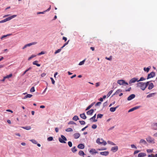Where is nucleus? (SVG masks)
Returning a JSON list of instances; mask_svg holds the SVG:
<instances>
[{
  "label": "nucleus",
  "instance_id": "obj_1",
  "mask_svg": "<svg viewBox=\"0 0 157 157\" xmlns=\"http://www.w3.org/2000/svg\"><path fill=\"white\" fill-rule=\"evenodd\" d=\"M149 82H139L137 84V86L140 88L142 90H144L148 86Z\"/></svg>",
  "mask_w": 157,
  "mask_h": 157
},
{
  "label": "nucleus",
  "instance_id": "obj_2",
  "mask_svg": "<svg viewBox=\"0 0 157 157\" xmlns=\"http://www.w3.org/2000/svg\"><path fill=\"white\" fill-rule=\"evenodd\" d=\"M96 142L99 144H102L104 146L105 145L107 144V143L105 141H104L102 139H100L99 138L97 139L96 140Z\"/></svg>",
  "mask_w": 157,
  "mask_h": 157
},
{
  "label": "nucleus",
  "instance_id": "obj_3",
  "mask_svg": "<svg viewBox=\"0 0 157 157\" xmlns=\"http://www.w3.org/2000/svg\"><path fill=\"white\" fill-rule=\"evenodd\" d=\"M59 141L61 143H66V142L65 141H67V139L63 135H61V138H59Z\"/></svg>",
  "mask_w": 157,
  "mask_h": 157
},
{
  "label": "nucleus",
  "instance_id": "obj_4",
  "mask_svg": "<svg viewBox=\"0 0 157 157\" xmlns=\"http://www.w3.org/2000/svg\"><path fill=\"white\" fill-rule=\"evenodd\" d=\"M146 140L149 143L153 144L155 143L154 139L150 136H148L147 138H146Z\"/></svg>",
  "mask_w": 157,
  "mask_h": 157
},
{
  "label": "nucleus",
  "instance_id": "obj_5",
  "mask_svg": "<svg viewBox=\"0 0 157 157\" xmlns=\"http://www.w3.org/2000/svg\"><path fill=\"white\" fill-rule=\"evenodd\" d=\"M117 83L120 85H123L124 84L126 85H128V83L127 82H125V81L123 80H118L117 81Z\"/></svg>",
  "mask_w": 157,
  "mask_h": 157
},
{
  "label": "nucleus",
  "instance_id": "obj_6",
  "mask_svg": "<svg viewBox=\"0 0 157 157\" xmlns=\"http://www.w3.org/2000/svg\"><path fill=\"white\" fill-rule=\"evenodd\" d=\"M138 78H132L129 81V83L131 84L132 83H134L136 82H138Z\"/></svg>",
  "mask_w": 157,
  "mask_h": 157
},
{
  "label": "nucleus",
  "instance_id": "obj_7",
  "mask_svg": "<svg viewBox=\"0 0 157 157\" xmlns=\"http://www.w3.org/2000/svg\"><path fill=\"white\" fill-rule=\"evenodd\" d=\"M155 75V73L152 72L148 75L147 79L153 77Z\"/></svg>",
  "mask_w": 157,
  "mask_h": 157
},
{
  "label": "nucleus",
  "instance_id": "obj_8",
  "mask_svg": "<svg viewBox=\"0 0 157 157\" xmlns=\"http://www.w3.org/2000/svg\"><path fill=\"white\" fill-rule=\"evenodd\" d=\"M139 144L141 145H146L147 144V142L144 139H141L139 142Z\"/></svg>",
  "mask_w": 157,
  "mask_h": 157
},
{
  "label": "nucleus",
  "instance_id": "obj_9",
  "mask_svg": "<svg viewBox=\"0 0 157 157\" xmlns=\"http://www.w3.org/2000/svg\"><path fill=\"white\" fill-rule=\"evenodd\" d=\"M152 128L155 130H157V123H154L151 125Z\"/></svg>",
  "mask_w": 157,
  "mask_h": 157
},
{
  "label": "nucleus",
  "instance_id": "obj_10",
  "mask_svg": "<svg viewBox=\"0 0 157 157\" xmlns=\"http://www.w3.org/2000/svg\"><path fill=\"white\" fill-rule=\"evenodd\" d=\"M118 150V147L117 146L113 147L111 149V151L113 152H116Z\"/></svg>",
  "mask_w": 157,
  "mask_h": 157
},
{
  "label": "nucleus",
  "instance_id": "obj_11",
  "mask_svg": "<svg viewBox=\"0 0 157 157\" xmlns=\"http://www.w3.org/2000/svg\"><path fill=\"white\" fill-rule=\"evenodd\" d=\"M135 95L134 94H132L130 95L127 98V100L128 101H130L134 98H135Z\"/></svg>",
  "mask_w": 157,
  "mask_h": 157
},
{
  "label": "nucleus",
  "instance_id": "obj_12",
  "mask_svg": "<svg viewBox=\"0 0 157 157\" xmlns=\"http://www.w3.org/2000/svg\"><path fill=\"white\" fill-rule=\"evenodd\" d=\"M140 108V106H136L130 109L128 111V112H130L137 109Z\"/></svg>",
  "mask_w": 157,
  "mask_h": 157
},
{
  "label": "nucleus",
  "instance_id": "obj_13",
  "mask_svg": "<svg viewBox=\"0 0 157 157\" xmlns=\"http://www.w3.org/2000/svg\"><path fill=\"white\" fill-rule=\"evenodd\" d=\"M16 16H17L16 15H13V16H11L10 17H7V18H6V21L11 20L12 19L16 17Z\"/></svg>",
  "mask_w": 157,
  "mask_h": 157
},
{
  "label": "nucleus",
  "instance_id": "obj_14",
  "mask_svg": "<svg viewBox=\"0 0 157 157\" xmlns=\"http://www.w3.org/2000/svg\"><path fill=\"white\" fill-rule=\"evenodd\" d=\"M109 154V152L108 151L101 152H100V154L102 155L107 156Z\"/></svg>",
  "mask_w": 157,
  "mask_h": 157
},
{
  "label": "nucleus",
  "instance_id": "obj_15",
  "mask_svg": "<svg viewBox=\"0 0 157 157\" xmlns=\"http://www.w3.org/2000/svg\"><path fill=\"white\" fill-rule=\"evenodd\" d=\"M148 85V89L150 90L152 89L154 87V85L152 83H151L150 84L149 83Z\"/></svg>",
  "mask_w": 157,
  "mask_h": 157
},
{
  "label": "nucleus",
  "instance_id": "obj_16",
  "mask_svg": "<svg viewBox=\"0 0 157 157\" xmlns=\"http://www.w3.org/2000/svg\"><path fill=\"white\" fill-rule=\"evenodd\" d=\"M146 156V154L144 153H140L138 154V157H144Z\"/></svg>",
  "mask_w": 157,
  "mask_h": 157
},
{
  "label": "nucleus",
  "instance_id": "obj_17",
  "mask_svg": "<svg viewBox=\"0 0 157 157\" xmlns=\"http://www.w3.org/2000/svg\"><path fill=\"white\" fill-rule=\"evenodd\" d=\"M94 112V110L91 109L90 110L86 112V113L88 115H91Z\"/></svg>",
  "mask_w": 157,
  "mask_h": 157
},
{
  "label": "nucleus",
  "instance_id": "obj_18",
  "mask_svg": "<svg viewBox=\"0 0 157 157\" xmlns=\"http://www.w3.org/2000/svg\"><path fill=\"white\" fill-rule=\"evenodd\" d=\"M80 136V134L79 133H75L73 135L74 138L76 139L78 138Z\"/></svg>",
  "mask_w": 157,
  "mask_h": 157
},
{
  "label": "nucleus",
  "instance_id": "obj_19",
  "mask_svg": "<svg viewBox=\"0 0 157 157\" xmlns=\"http://www.w3.org/2000/svg\"><path fill=\"white\" fill-rule=\"evenodd\" d=\"M85 146L84 144H80L78 145V147L80 149H83L84 148Z\"/></svg>",
  "mask_w": 157,
  "mask_h": 157
},
{
  "label": "nucleus",
  "instance_id": "obj_20",
  "mask_svg": "<svg viewBox=\"0 0 157 157\" xmlns=\"http://www.w3.org/2000/svg\"><path fill=\"white\" fill-rule=\"evenodd\" d=\"M119 106L118 105L115 107H111L110 109V110L111 112H114L116 110V109Z\"/></svg>",
  "mask_w": 157,
  "mask_h": 157
},
{
  "label": "nucleus",
  "instance_id": "obj_21",
  "mask_svg": "<svg viewBox=\"0 0 157 157\" xmlns=\"http://www.w3.org/2000/svg\"><path fill=\"white\" fill-rule=\"evenodd\" d=\"M80 116L83 119H85L86 118V117L84 113L80 114Z\"/></svg>",
  "mask_w": 157,
  "mask_h": 157
},
{
  "label": "nucleus",
  "instance_id": "obj_22",
  "mask_svg": "<svg viewBox=\"0 0 157 157\" xmlns=\"http://www.w3.org/2000/svg\"><path fill=\"white\" fill-rule=\"evenodd\" d=\"M96 117V114H95L92 117L90 118V120H91L93 119V122H96L97 121V120L95 119Z\"/></svg>",
  "mask_w": 157,
  "mask_h": 157
},
{
  "label": "nucleus",
  "instance_id": "obj_23",
  "mask_svg": "<svg viewBox=\"0 0 157 157\" xmlns=\"http://www.w3.org/2000/svg\"><path fill=\"white\" fill-rule=\"evenodd\" d=\"M33 95L31 94H27V95L25 96L23 99H25L27 98H31L32 97Z\"/></svg>",
  "mask_w": 157,
  "mask_h": 157
},
{
  "label": "nucleus",
  "instance_id": "obj_24",
  "mask_svg": "<svg viewBox=\"0 0 157 157\" xmlns=\"http://www.w3.org/2000/svg\"><path fill=\"white\" fill-rule=\"evenodd\" d=\"M38 62V61H37L36 60V61H35L33 62V65H36L37 67H40V65L38 63H37Z\"/></svg>",
  "mask_w": 157,
  "mask_h": 157
},
{
  "label": "nucleus",
  "instance_id": "obj_25",
  "mask_svg": "<svg viewBox=\"0 0 157 157\" xmlns=\"http://www.w3.org/2000/svg\"><path fill=\"white\" fill-rule=\"evenodd\" d=\"M94 102L92 103L91 104H90L87 107L86 109V110H87L90 109L93 106V105L94 104Z\"/></svg>",
  "mask_w": 157,
  "mask_h": 157
},
{
  "label": "nucleus",
  "instance_id": "obj_26",
  "mask_svg": "<svg viewBox=\"0 0 157 157\" xmlns=\"http://www.w3.org/2000/svg\"><path fill=\"white\" fill-rule=\"evenodd\" d=\"M22 128L27 130H29L31 129V127L30 126L22 127Z\"/></svg>",
  "mask_w": 157,
  "mask_h": 157
},
{
  "label": "nucleus",
  "instance_id": "obj_27",
  "mask_svg": "<svg viewBox=\"0 0 157 157\" xmlns=\"http://www.w3.org/2000/svg\"><path fill=\"white\" fill-rule=\"evenodd\" d=\"M37 43L36 42H34L31 43H30L29 44H26V45L27 47L30 46L32 45H34L36 44Z\"/></svg>",
  "mask_w": 157,
  "mask_h": 157
},
{
  "label": "nucleus",
  "instance_id": "obj_28",
  "mask_svg": "<svg viewBox=\"0 0 157 157\" xmlns=\"http://www.w3.org/2000/svg\"><path fill=\"white\" fill-rule=\"evenodd\" d=\"M78 154L80 156H83L84 155H85V154L82 151L80 150L79 151L78 153Z\"/></svg>",
  "mask_w": 157,
  "mask_h": 157
},
{
  "label": "nucleus",
  "instance_id": "obj_29",
  "mask_svg": "<svg viewBox=\"0 0 157 157\" xmlns=\"http://www.w3.org/2000/svg\"><path fill=\"white\" fill-rule=\"evenodd\" d=\"M78 119V117L77 116H75L73 118V120L75 121H77Z\"/></svg>",
  "mask_w": 157,
  "mask_h": 157
},
{
  "label": "nucleus",
  "instance_id": "obj_30",
  "mask_svg": "<svg viewBox=\"0 0 157 157\" xmlns=\"http://www.w3.org/2000/svg\"><path fill=\"white\" fill-rule=\"evenodd\" d=\"M71 151L75 153L77 151L76 148L75 147H74L71 149Z\"/></svg>",
  "mask_w": 157,
  "mask_h": 157
},
{
  "label": "nucleus",
  "instance_id": "obj_31",
  "mask_svg": "<svg viewBox=\"0 0 157 157\" xmlns=\"http://www.w3.org/2000/svg\"><path fill=\"white\" fill-rule=\"evenodd\" d=\"M12 76V74H10L9 75H7L6 76L4 77V78H9L11 77Z\"/></svg>",
  "mask_w": 157,
  "mask_h": 157
},
{
  "label": "nucleus",
  "instance_id": "obj_32",
  "mask_svg": "<svg viewBox=\"0 0 157 157\" xmlns=\"http://www.w3.org/2000/svg\"><path fill=\"white\" fill-rule=\"evenodd\" d=\"M90 152L92 153H96L97 152L94 149H92L90 151Z\"/></svg>",
  "mask_w": 157,
  "mask_h": 157
},
{
  "label": "nucleus",
  "instance_id": "obj_33",
  "mask_svg": "<svg viewBox=\"0 0 157 157\" xmlns=\"http://www.w3.org/2000/svg\"><path fill=\"white\" fill-rule=\"evenodd\" d=\"M86 59H84V60H83V61H82L80 62L79 63L78 65H83V64H84V62H85V60H86Z\"/></svg>",
  "mask_w": 157,
  "mask_h": 157
},
{
  "label": "nucleus",
  "instance_id": "obj_34",
  "mask_svg": "<svg viewBox=\"0 0 157 157\" xmlns=\"http://www.w3.org/2000/svg\"><path fill=\"white\" fill-rule=\"evenodd\" d=\"M150 68H149L148 67L147 68L144 67V70L145 71H147V72H148L149 71L150 69Z\"/></svg>",
  "mask_w": 157,
  "mask_h": 157
},
{
  "label": "nucleus",
  "instance_id": "obj_35",
  "mask_svg": "<svg viewBox=\"0 0 157 157\" xmlns=\"http://www.w3.org/2000/svg\"><path fill=\"white\" fill-rule=\"evenodd\" d=\"M65 131L67 132H72L73 131V129L71 128H69L66 129Z\"/></svg>",
  "mask_w": 157,
  "mask_h": 157
},
{
  "label": "nucleus",
  "instance_id": "obj_36",
  "mask_svg": "<svg viewBox=\"0 0 157 157\" xmlns=\"http://www.w3.org/2000/svg\"><path fill=\"white\" fill-rule=\"evenodd\" d=\"M154 94H155L154 93L150 94L148 95L147 96V98H150V97H151L152 96H153Z\"/></svg>",
  "mask_w": 157,
  "mask_h": 157
},
{
  "label": "nucleus",
  "instance_id": "obj_37",
  "mask_svg": "<svg viewBox=\"0 0 157 157\" xmlns=\"http://www.w3.org/2000/svg\"><path fill=\"white\" fill-rule=\"evenodd\" d=\"M107 143L108 144H111L112 145H115V144L113 143V142H112L110 141H107Z\"/></svg>",
  "mask_w": 157,
  "mask_h": 157
},
{
  "label": "nucleus",
  "instance_id": "obj_38",
  "mask_svg": "<svg viewBox=\"0 0 157 157\" xmlns=\"http://www.w3.org/2000/svg\"><path fill=\"white\" fill-rule=\"evenodd\" d=\"M121 92V90L120 89L118 90L115 92V93L113 94V95L118 94Z\"/></svg>",
  "mask_w": 157,
  "mask_h": 157
},
{
  "label": "nucleus",
  "instance_id": "obj_39",
  "mask_svg": "<svg viewBox=\"0 0 157 157\" xmlns=\"http://www.w3.org/2000/svg\"><path fill=\"white\" fill-rule=\"evenodd\" d=\"M68 124H75L76 125L75 123L74 122V121H70L68 123Z\"/></svg>",
  "mask_w": 157,
  "mask_h": 157
},
{
  "label": "nucleus",
  "instance_id": "obj_40",
  "mask_svg": "<svg viewBox=\"0 0 157 157\" xmlns=\"http://www.w3.org/2000/svg\"><path fill=\"white\" fill-rule=\"evenodd\" d=\"M11 35V34H9L6 35H3L2 36L1 39V40H2L4 38L8 36Z\"/></svg>",
  "mask_w": 157,
  "mask_h": 157
},
{
  "label": "nucleus",
  "instance_id": "obj_41",
  "mask_svg": "<svg viewBox=\"0 0 157 157\" xmlns=\"http://www.w3.org/2000/svg\"><path fill=\"white\" fill-rule=\"evenodd\" d=\"M147 152L148 153H151L153 152V149H147Z\"/></svg>",
  "mask_w": 157,
  "mask_h": 157
},
{
  "label": "nucleus",
  "instance_id": "obj_42",
  "mask_svg": "<svg viewBox=\"0 0 157 157\" xmlns=\"http://www.w3.org/2000/svg\"><path fill=\"white\" fill-rule=\"evenodd\" d=\"M113 90H111L110 91H109L108 93V94H107V96L108 97H109L110 95L113 92Z\"/></svg>",
  "mask_w": 157,
  "mask_h": 157
},
{
  "label": "nucleus",
  "instance_id": "obj_43",
  "mask_svg": "<svg viewBox=\"0 0 157 157\" xmlns=\"http://www.w3.org/2000/svg\"><path fill=\"white\" fill-rule=\"evenodd\" d=\"M36 55H32L31 56H30V57H29V58L28 60H30L32 58L36 57Z\"/></svg>",
  "mask_w": 157,
  "mask_h": 157
},
{
  "label": "nucleus",
  "instance_id": "obj_44",
  "mask_svg": "<svg viewBox=\"0 0 157 157\" xmlns=\"http://www.w3.org/2000/svg\"><path fill=\"white\" fill-rule=\"evenodd\" d=\"M30 91L31 92H35V89L34 87H33L30 89Z\"/></svg>",
  "mask_w": 157,
  "mask_h": 157
},
{
  "label": "nucleus",
  "instance_id": "obj_45",
  "mask_svg": "<svg viewBox=\"0 0 157 157\" xmlns=\"http://www.w3.org/2000/svg\"><path fill=\"white\" fill-rule=\"evenodd\" d=\"M102 116L103 115L101 114H99L97 116V118H101L102 117Z\"/></svg>",
  "mask_w": 157,
  "mask_h": 157
},
{
  "label": "nucleus",
  "instance_id": "obj_46",
  "mask_svg": "<svg viewBox=\"0 0 157 157\" xmlns=\"http://www.w3.org/2000/svg\"><path fill=\"white\" fill-rule=\"evenodd\" d=\"M30 141H31L33 143L35 144H36L37 143V141L36 140H30Z\"/></svg>",
  "mask_w": 157,
  "mask_h": 157
},
{
  "label": "nucleus",
  "instance_id": "obj_47",
  "mask_svg": "<svg viewBox=\"0 0 157 157\" xmlns=\"http://www.w3.org/2000/svg\"><path fill=\"white\" fill-rule=\"evenodd\" d=\"M146 79L145 78H144V77H141L140 79H139V80H138V82H139V81H144V80Z\"/></svg>",
  "mask_w": 157,
  "mask_h": 157
},
{
  "label": "nucleus",
  "instance_id": "obj_48",
  "mask_svg": "<svg viewBox=\"0 0 157 157\" xmlns=\"http://www.w3.org/2000/svg\"><path fill=\"white\" fill-rule=\"evenodd\" d=\"M53 138L52 137H48L47 139V140L49 141H51L53 140Z\"/></svg>",
  "mask_w": 157,
  "mask_h": 157
},
{
  "label": "nucleus",
  "instance_id": "obj_49",
  "mask_svg": "<svg viewBox=\"0 0 157 157\" xmlns=\"http://www.w3.org/2000/svg\"><path fill=\"white\" fill-rule=\"evenodd\" d=\"M79 122H80V124L81 125L84 124H85V122L84 121H79Z\"/></svg>",
  "mask_w": 157,
  "mask_h": 157
},
{
  "label": "nucleus",
  "instance_id": "obj_50",
  "mask_svg": "<svg viewBox=\"0 0 157 157\" xmlns=\"http://www.w3.org/2000/svg\"><path fill=\"white\" fill-rule=\"evenodd\" d=\"M61 51V49H58L55 51V54H56L57 53H58L59 52H60Z\"/></svg>",
  "mask_w": 157,
  "mask_h": 157
},
{
  "label": "nucleus",
  "instance_id": "obj_51",
  "mask_svg": "<svg viewBox=\"0 0 157 157\" xmlns=\"http://www.w3.org/2000/svg\"><path fill=\"white\" fill-rule=\"evenodd\" d=\"M68 145L70 147H71L72 146V143L71 141H69L68 142Z\"/></svg>",
  "mask_w": 157,
  "mask_h": 157
},
{
  "label": "nucleus",
  "instance_id": "obj_52",
  "mask_svg": "<svg viewBox=\"0 0 157 157\" xmlns=\"http://www.w3.org/2000/svg\"><path fill=\"white\" fill-rule=\"evenodd\" d=\"M97 127V126L96 124H94L92 126V128L93 129H95Z\"/></svg>",
  "mask_w": 157,
  "mask_h": 157
},
{
  "label": "nucleus",
  "instance_id": "obj_53",
  "mask_svg": "<svg viewBox=\"0 0 157 157\" xmlns=\"http://www.w3.org/2000/svg\"><path fill=\"white\" fill-rule=\"evenodd\" d=\"M50 79L51 80L52 83L53 84H54L55 83V81L53 79V78L52 77L50 78Z\"/></svg>",
  "mask_w": 157,
  "mask_h": 157
},
{
  "label": "nucleus",
  "instance_id": "obj_54",
  "mask_svg": "<svg viewBox=\"0 0 157 157\" xmlns=\"http://www.w3.org/2000/svg\"><path fill=\"white\" fill-rule=\"evenodd\" d=\"M131 147L132 148H135L136 149L137 148L136 147L134 144H132L131 145Z\"/></svg>",
  "mask_w": 157,
  "mask_h": 157
},
{
  "label": "nucleus",
  "instance_id": "obj_55",
  "mask_svg": "<svg viewBox=\"0 0 157 157\" xmlns=\"http://www.w3.org/2000/svg\"><path fill=\"white\" fill-rule=\"evenodd\" d=\"M105 59L109 60H111L112 59V57L111 56L109 58L106 57Z\"/></svg>",
  "mask_w": 157,
  "mask_h": 157
},
{
  "label": "nucleus",
  "instance_id": "obj_56",
  "mask_svg": "<svg viewBox=\"0 0 157 157\" xmlns=\"http://www.w3.org/2000/svg\"><path fill=\"white\" fill-rule=\"evenodd\" d=\"M46 75V73H43L41 74V77H44Z\"/></svg>",
  "mask_w": 157,
  "mask_h": 157
},
{
  "label": "nucleus",
  "instance_id": "obj_57",
  "mask_svg": "<svg viewBox=\"0 0 157 157\" xmlns=\"http://www.w3.org/2000/svg\"><path fill=\"white\" fill-rule=\"evenodd\" d=\"M101 104V102H98L96 103L95 105V106H98L99 105Z\"/></svg>",
  "mask_w": 157,
  "mask_h": 157
},
{
  "label": "nucleus",
  "instance_id": "obj_58",
  "mask_svg": "<svg viewBox=\"0 0 157 157\" xmlns=\"http://www.w3.org/2000/svg\"><path fill=\"white\" fill-rule=\"evenodd\" d=\"M44 54V52H43V51H42L40 53H39L38 54V56H40V55H42V54Z\"/></svg>",
  "mask_w": 157,
  "mask_h": 157
},
{
  "label": "nucleus",
  "instance_id": "obj_59",
  "mask_svg": "<svg viewBox=\"0 0 157 157\" xmlns=\"http://www.w3.org/2000/svg\"><path fill=\"white\" fill-rule=\"evenodd\" d=\"M140 152V151L139 150H136L134 151V154H137V153H139Z\"/></svg>",
  "mask_w": 157,
  "mask_h": 157
},
{
  "label": "nucleus",
  "instance_id": "obj_60",
  "mask_svg": "<svg viewBox=\"0 0 157 157\" xmlns=\"http://www.w3.org/2000/svg\"><path fill=\"white\" fill-rule=\"evenodd\" d=\"M6 22V19H5L3 20L0 21V23H4V22Z\"/></svg>",
  "mask_w": 157,
  "mask_h": 157
},
{
  "label": "nucleus",
  "instance_id": "obj_61",
  "mask_svg": "<svg viewBox=\"0 0 157 157\" xmlns=\"http://www.w3.org/2000/svg\"><path fill=\"white\" fill-rule=\"evenodd\" d=\"M107 104H108L107 101H106L105 102H104L103 104L104 106H106L107 105Z\"/></svg>",
  "mask_w": 157,
  "mask_h": 157
},
{
  "label": "nucleus",
  "instance_id": "obj_62",
  "mask_svg": "<svg viewBox=\"0 0 157 157\" xmlns=\"http://www.w3.org/2000/svg\"><path fill=\"white\" fill-rule=\"evenodd\" d=\"M100 85V83L99 82H97L96 83V86L97 87Z\"/></svg>",
  "mask_w": 157,
  "mask_h": 157
},
{
  "label": "nucleus",
  "instance_id": "obj_63",
  "mask_svg": "<svg viewBox=\"0 0 157 157\" xmlns=\"http://www.w3.org/2000/svg\"><path fill=\"white\" fill-rule=\"evenodd\" d=\"M46 12V11H44L42 12H39L37 13L38 14H44V13L45 12Z\"/></svg>",
  "mask_w": 157,
  "mask_h": 157
},
{
  "label": "nucleus",
  "instance_id": "obj_64",
  "mask_svg": "<svg viewBox=\"0 0 157 157\" xmlns=\"http://www.w3.org/2000/svg\"><path fill=\"white\" fill-rule=\"evenodd\" d=\"M88 127V126L87 125L84 128H82V131H84L86 128H87Z\"/></svg>",
  "mask_w": 157,
  "mask_h": 157
}]
</instances>
